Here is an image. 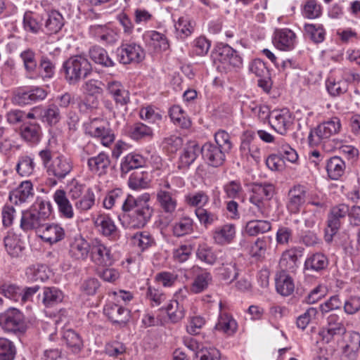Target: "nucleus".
Masks as SVG:
<instances>
[{
  "instance_id": "f257e3e1",
  "label": "nucleus",
  "mask_w": 360,
  "mask_h": 360,
  "mask_svg": "<svg viewBox=\"0 0 360 360\" xmlns=\"http://www.w3.org/2000/svg\"><path fill=\"white\" fill-rule=\"evenodd\" d=\"M60 216L65 219L75 217L72 200L76 210L80 214H85L95 205L96 195L91 188L86 189L85 185L77 181H72L68 186V193L63 189H58L53 194Z\"/></svg>"
},
{
  "instance_id": "f03ea898",
  "label": "nucleus",
  "mask_w": 360,
  "mask_h": 360,
  "mask_svg": "<svg viewBox=\"0 0 360 360\" xmlns=\"http://www.w3.org/2000/svg\"><path fill=\"white\" fill-rule=\"evenodd\" d=\"M150 195L145 193L137 198L129 195V198L123 205V215L121 219L124 226L129 229L144 227L150 219L153 213L149 205Z\"/></svg>"
},
{
  "instance_id": "7ed1b4c3",
  "label": "nucleus",
  "mask_w": 360,
  "mask_h": 360,
  "mask_svg": "<svg viewBox=\"0 0 360 360\" xmlns=\"http://www.w3.org/2000/svg\"><path fill=\"white\" fill-rule=\"evenodd\" d=\"M51 213L49 202L37 200L30 209L22 212L20 227L24 231L34 230L39 233Z\"/></svg>"
},
{
  "instance_id": "20e7f679",
  "label": "nucleus",
  "mask_w": 360,
  "mask_h": 360,
  "mask_svg": "<svg viewBox=\"0 0 360 360\" xmlns=\"http://www.w3.org/2000/svg\"><path fill=\"white\" fill-rule=\"evenodd\" d=\"M62 70L67 82L70 85H75L91 73L92 68L87 58L82 56H75L63 63Z\"/></svg>"
},
{
  "instance_id": "39448f33",
  "label": "nucleus",
  "mask_w": 360,
  "mask_h": 360,
  "mask_svg": "<svg viewBox=\"0 0 360 360\" xmlns=\"http://www.w3.org/2000/svg\"><path fill=\"white\" fill-rule=\"evenodd\" d=\"M0 328L8 333L22 335L27 328L23 313L17 308L10 307L0 313Z\"/></svg>"
},
{
  "instance_id": "423d86ee",
  "label": "nucleus",
  "mask_w": 360,
  "mask_h": 360,
  "mask_svg": "<svg viewBox=\"0 0 360 360\" xmlns=\"http://www.w3.org/2000/svg\"><path fill=\"white\" fill-rule=\"evenodd\" d=\"M341 128L340 120L337 117H332L311 129L308 136V143L310 146H317L325 143L332 136L338 134Z\"/></svg>"
},
{
  "instance_id": "0eeeda50",
  "label": "nucleus",
  "mask_w": 360,
  "mask_h": 360,
  "mask_svg": "<svg viewBox=\"0 0 360 360\" xmlns=\"http://www.w3.org/2000/svg\"><path fill=\"white\" fill-rule=\"evenodd\" d=\"M86 134L98 139L104 146H109L115 141V134L108 122L99 117L90 118L84 124Z\"/></svg>"
},
{
  "instance_id": "6e6552de",
  "label": "nucleus",
  "mask_w": 360,
  "mask_h": 360,
  "mask_svg": "<svg viewBox=\"0 0 360 360\" xmlns=\"http://www.w3.org/2000/svg\"><path fill=\"white\" fill-rule=\"evenodd\" d=\"M251 191L249 200L256 207L257 212L263 215L266 202L270 200L275 193V187L272 184L267 182L256 183L252 185Z\"/></svg>"
},
{
  "instance_id": "1a4fd4ad",
  "label": "nucleus",
  "mask_w": 360,
  "mask_h": 360,
  "mask_svg": "<svg viewBox=\"0 0 360 360\" xmlns=\"http://www.w3.org/2000/svg\"><path fill=\"white\" fill-rule=\"evenodd\" d=\"M214 59L217 60L225 70L240 68L243 59L238 53L228 44H219L215 48Z\"/></svg>"
},
{
  "instance_id": "9d476101",
  "label": "nucleus",
  "mask_w": 360,
  "mask_h": 360,
  "mask_svg": "<svg viewBox=\"0 0 360 360\" xmlns=\"http://www.w3.org/2000/svg\"><path fill=\"white\" fill-rule=\"evenodd\" d=\"M118 60L120 63L127 65L130 63H139L146 56L144 49L135 42L122 44L117 49Z\"/></svg>"
},
{
  "instance_id": "9b49d317",
  "label": "nucleus",
  "mask_w": 360,
  "mask_h": 360,
  "mask_svg": "<svg viewBox=\"0 0 360 360\" xmlns=\"http://www.w3.org/2000/svg\"><path fill=\"white\" fill-rule=\"evenodd\" d=\"M46 96L47 92L43 88L18 89L13 93L12 102L18 105H25L42 101Z\"/></svg>"
},
{
  "instance_id": "f8f14e48",
  "label": "nucleus",
  "mask_w": 360,
  "mask_h": 360,
  "mask_svg": "<svg viewBox=\"0 0 360 360\" xmlns=\"http://www.w3.org/2000/svg\"><path fill=\"white\" fill-rule=\"evenodd\" d=\"M90 257L95 264L101 266H110L114 262L110 248L98 239L91 242Z\"/></svg>"
},
{
  "instance_id": "ddd939ff",
  "label": "nucleus",
  "mask_w": 360,
  "mask_h": 360,
  "mask_svg": "<svg viewBox=\"0 0 360 360\" xmlns=\"http://www.w3.org/2000/svg\"><path fill=\"white\" fill-rule=\"evenodd\" d=\"M94 224L100 233L109 240L116 241L120 238V231L109 215L98 214L94 219Z\"/></svg>"
},
{
  "instance_id": "4468645a",
  "label": "nucleus",
  "mask_w": 360,
  "mask_h": 360,
  "mask_svg": "<svg viewBox=\"0 0 360 360\" xmlns=\"http://www.w3.org/2000/svg\"><path fill=\"white\" fill-rule=\"evenodd\" d=\"M91 243H89L82 236L72 238L69 245V255L77 261H86L91 254Z\"/></svg>"
},
{
  "instance_id": "2eb2a0df",
  "label": "nucleus",
  "mask_w": 360,
  "mask_h": 360,
  "mask_svg": "<svg viewBox=\"0 0 360 360\" xmlns=\"http://www.w3.org/2000/svg\"><path fill=\"white\" fill-rule=\"evenodd\" d=\"M19 56L22 61L26 78L30 79L40 78L36 52L31 48H27L20 52Z\"/></svg>"
},
{
  "instance_id": "dca6fc26",
  "label": "nucleus",
  "mask_w": 360,
  "mask_h": 360,
  "mask_svg": "<svg viewBox=\"0 0 360 360\" xmlns=\"http://www.w3.org/2000/svg\"><path fill=\"white\" fill-rule=\"evenodd\" d=\"M292 121L290 111L283 108L271 112V120L269 121V124L275 131L283 135L292 124Z\"/></svg>"
},
{
  "instance_id": "f3484780",
  "label": "nucleus",
  "mask_w": 360,
  "mask_h": 360,
  "mask_svg": "<svg viewBox=\"0 0 360 360\" xmlns=\"http://www.w3.org/2000/svg\"><path fill=\"white\" fill-rule=\"evenodd\" d=\"M346 332L343 324V319L335 314H331L327 318V326L320 334L323 339L327 342L330 341L335 336H341Z\"/></svg>"
},
{
  "instance_id": "a211bd4d",
  "label": "nucleus",
  "mask_w": 360,
  "mask_h": 360,
  "mask_svg": "<svg viewBox=\"0 0 360 360\" xmlns=\"http://www.w3.org/2000/svg\"><path fill=\"white\" fill-rule=\"evenodd\" d=\"M146 46L150 50L159 53L165 51L169 48L167 37L158 31L150 30L143 34Z\"/></svg>"
},
{
  "instance_id": "6ab92c4d",
  "label": "nucleus",
  "mask_w": 360,
  "mask_h": 360,
  "mask_svg": "<svg viewBox=\"0 0 360 360\" xmlns=\"http://www.w3.org/2000/svg\"><path fill=\"white\" fill-rule=\"evenodd\" d=\"M200 151L204 159L212 167H219L225 161V153H227L214 143H206L201 148Z\"/></svg>"
},
{
  "instance_id": "aec40b11",
  "label": "nucleus",
  "mask_w": 360,
  "mask_h": 360,
  "mask_svg": "<svg viewBox=\"0 0 360 360\" xmlns=\"http://www.w3.org/2000/svg\"><path fill=\"white\" fill-rule=\"evenodd\" d=\"M72 169L70 160L60 155L56 157L46 170L49 176H53L58 179H64Z\"/></svg>"
},
{
  "instance_id": "412c9836",
  "label": "nucleus",
  "mask_w": 360,
  "mask_h": 360,
  "mask_svg": "<svg viewBox=\"0 0 360 360\" xmlns=\"http://www.w3.org/2000/svg\"><path fill=\"white\" fill-rule=\"evenodd\" d=\"M307 191L305 187L301 185L294 186L288 192V210L291 214L298 213L306 200Z\"/></svg>"
},
{
  "instance_id": "4be33fe9",
  "label": "nucleus",
  "mask_w": 360,
  "mask_h": 360,
  "mask_svg": "<svg viewBox=\"0 0 360 360\" xmlns=\"http://www.w3.org/2000/svg\"><path fill=\"white\" fill-rule=\"evenodd\" d=\"M295 38L296 35L291 30L279 29L274 32L273 43L281 51H290L295 47Z\"/></svg>"
},
{
  "instance_id": "5701e85b",
  "label": "nucleus",
  "mask_w": 360,
  "mask_h": 360,
  "mask_svg": "<svg viewBox=\"0 0 360 360\" xmlns=\"http://www.w3.org/2000/svg\"><path fill=\"white\" fill-rule=\"evenodd\" d=\"M41 127L37 122H25L19 128V135L25 142L37 144L41 137Z\"/></svg>"
},
{
  "instance_id": "b1692460",
  "label": "nucleus",
  "mask_w": 360,
  "mask_h": 360,
  "mask_svg": "<svg viewBox=\"0 0 360 360\" xmlns=\"http://www.w3.org/2000/svg\"><path fill=\"white\" fill-rule=\"evenodd\" d=\"M103 313L113 323L117 324H125L130 314L129 310L113 302L105 305Z\"/></svg>"
},
{
  "instance_id": "393cba45",
  "label": "nucleus",
  "mask_w": 360,
  "mask_h": 360,
  "mask_svg": "<svg viewBox=\"0 0 360 360\" xmlns=\"http://www.w3.org/2000/svg\"><path fill=\"white\" fill-rule=\"evenodd\" d=\"M236 226L233 224H225L216 227L212 231L214 242L219 245H225L232 243L236 237Z\"/></svg>"
},
{
  "instance_id": "a878e982",
  "label": "nucleus",
  "mask_w": 360,
  "mask_h": 360,
  "mask_svg": "<svg viewBox=\"0 0 360 360\" xmlns=\"http://www.w3.org/2000/svg\"><path fill=\"white\" fill-rule=\"evenodd\" d=\"M34 195L33 185L30 181H22L15 190L10 192L11 204L19 205L27 202Z\"/></svg>"
},
{
  "instance_id": "bb28decb",
  "label": "nucleus",
  "mask_w": 360,
  "mask_h": 360,
  "mask_svg": "<svg viewBox=\"0 0 360 360\" xmlns=\"http://www.w3.org/2000/svg\"><path fill=\"white\" fill-rule=\"evenodd\" d=\"M177 191H157L156 200L161 210L167 214H172L177 207Z\"/></svg>"
},
{
  "instance_id": "cd10ccee",
  "label": "nucleus",
  "mask_w": 360,
  "mask_h": 360,
  "mask_svg": "<svg viewBox=\"0 0 360 360\" xmlns=\"http://www.w3.org/2000/svg\"><path fill=\"white\" fill-rule=\"evenodd\" d=\"M40 238L45 241L52 245L62 240L65 238V231L62 226L57 224H47L40 230Z\"/></svg>"
},
{
  "instance_id": "c85d7f7f",
  "label": "nucleus",
  "mask_w": 360,
  "mask_h": 360,
  "mask_svg": "<svg viewBox=\"0 0 360 360\" xmlns=\"http://www.w3.org/2000/svg\"><path fill=\"white\" fill-rule=\"evenodd\" d=\"M63 292L56 287H44L42 292L39 293L38 300L46 308H53L62 302Z\"/></svg>"
},
{
  "instance_id": "c756f323",
  "label": "nucleus",
  "mask_w": 360,
  "mask_h": 360,
  "mask_svg": "<svg viewBox=\"0 0 360 360\" xmlns=\"http://www.w3.org/2000/svg\"><path fill=\"white\" fill-rule=\"evenodd\" d=\"M107 91L117 105L124 106L130 102L129 92L118 81H110L107 84Z\"/></svg>"
},
{
  "instance_id": "7c9ffc66",
  "label": "nucleus",
  "mask_w": 360,
  "mask_h": 360,
  "mask_svg": "<svg viewBox=\"0 0 360 360\" xmlns=\"http://www.w3.org/2000/svg\"><path fill=\"white\" fill-rule=\"evenodd\" d=\"M110 165V159L108 154L101 152L96 156L87 158V166L89 169L94 174L99 176L107 173Z\"/></svg>"
},
{
  "instance_id": "2f4dec72",
  "label": "nucleus",
  "mask_w": 360,
  "mask_h": 360,
  "mask_svg": "<svg viewBox=\"0 0 360 360\" xmlns=\"http://www.w3.org/2000/svg\"><path fill=\"white\" fill-rule=\"evenodd\" d=\"M276 289L282 296L290 295L295 290V283L292 277L284 271H278L276 275Z\"/></svg>"
},
{
  "instance_id": "473e14b6",
  "label": "nucleus",
  "mask_w": 360,
  "mask_h": 360,
  "mask_svg": "<svg viewBox=\"0 0 360 360\" xmlns=\"http://www.w3.org/2000/svg\"><path fill=\"white\" fill-rule=\"evenodd\" d=\"M127 133L132 140L137 141L152 139L154 135L153 129L141 122L129 125L127 129Z\"/></svg>"
},
{
  "instance_id": "72a5a7b5",
  "label": "nucleus",
  "mask_w": 360,
  "mask_h": 360,
  "mask_svg": "<svg viewBox=\"0 0 360 360\" xmlns=\"http://www.w3.org/2000/svg\"><path fill=\"white\" fill-rule=\"evenodd\" d=\"M130 195H125L120 188H115L109 191L103 200V207L110 210L113 207H120L123 211V205L129 198Z\"/></svg>"
},
{
  "instance_id": "f704fd0d",
  "label": "nucleus",
  "mask_w": 360,
  "mask_h": 360,
  "mask_svg": "<svg viewBox=\"0 0 360 360\" xmlns=\"http://www.w3.org/2000/svg\"><path fill=\"white\" fill-rule=\"evenodd\" d=\"M214 328L228 335L234 334L238 328L236 321L226 311H221Z\"/></svg>"
},
{
  "instance_id": "c9c22d12",
  "label": "nucleus",
  "mask_w": 360,
  "mask_h": 360,
  "mask_svg": "<svg viewBox=\"0 0 360 360\" xmlns=\"http://www.w3.org/2000/svg\"><path fill=\"white\" fill-rule=\"evenodd\" d=\"M41 106V121L49 126L56 125L61 120L62 115L56 104L53 103Z\"/></svg>"
},
{
  "instance_id": "e433bc0d",
  "label": "nucleus",
  "mask_w": 360,
  "mask_h": 360,
  "mask_svg": "<svg viewBox=\"0 0 360 360\" xmlns=\"http://www.w3.org/2000/svg\"><path fill=\"white\" fill-rule=\"evenodd\" d=\"M328 264L326 256L322 253L316 252L309 255L305 260L304 271L319 272L325 269Z\"/></svg>"
},
{
  "instance_id": "4c0bfd02",
  "label": "nucleus",
  "mask_w": 360,
  "mask_h": 360,
  "mask_svg": "<svg viewBox=\"0 0 360 360\" xmlns=\"http://www.w3.org/2000/svg\"><path fill=\"white\" fill-rule=\"evenodd\" d=\"M200 152H201L200 147L197 143H188L179 158L178 167L179 169L188 167L197 158Z\"/></svg>"
},
{
  "instance_id": "58836bf2",
  "label": "nucleus",
  "mask_w": 360,
  "mask_h": 360,
  "mask_svg": "<svg viewBox=\"0 0 360 360\" xmlns=\"http://www.w3.org/2000/svg\"><path fill=\"white\" fill-rule=\"evenodd\" d=\"M345 162L338 156L327 160L326 169L328 176L333 180L339 179L345 173Z\"/></svg>"
},
{
  "instance_id": "ea45409f",
  "label": "nucleus",
  "mask_w": 360,
  "mask_h": 360,
  "mask_svg": "<svg viewBox=\"0 0 360 360\" xmlns=\"http://www.w3.org/2000/svg\"><path fill=\"white\" fill-rule=\"evenodd\" d=\"M6 252L13 257H19L25 249L24 243L18 236L10 233L4 240Z\"/></svg>"
},
{
  "instance_id": "a19ab883",
  "label": "nucleus",
  "mask_w": 360,
  "mask_h": 360,
  "mask_svg": "<svg viewBox=\"0 0 360 360\" xmlns=\"http://www.w3.org/2000/svg\"><path fill=\"white\" fill-rule=\"evenodd\" d=\"M64 25V18L58 11L52 10L48 13L44 25L48 34H57L61 30Z\"/></svg>"
},
{
  "instance_id": "79ce46f5",
  "label": "nucleus",
  "mask_w": 360,
  "mask_h": 360,
  "mask_svg": "<svg viewBox=\"0 0 360 360\" xmlns=\"http://www.w3.org/2000/svg\"><path fill=\"white\" fill-rule=\"evenodd\" d=\"M90 58L96 64L104 68H111L115 62L109 56L105 49L100 46H93L89 51Z\"/></svg>"
},
{
  "instance_id": "37998d69",
  "label": "nucleus",
  "mask_w": 360,
  "mask_h": 360,
  "mask_svg": "<svg viewBox=\"0 0 360 360\" xmlns=\"http://www.w3.org/2000/svg\"><path fill=\"white\" fill-rule=\"evenodd\" d=\"M63 339L67 347L74 354H78L83 348V341L80 335L72 329L63 332Z\"/></svg>"
},
{
  "instance_id": "c03bdc74",
  "label": "nucleus",
  "mask_w": 360,
  "mask_h": 360,
  "mask_svg": "<svg viewBox=\"0 0 360 360\" xmlns=\"http://www.w3.org/2000/svg\"><path fill=\"white\" fill-rule=\"evenodd\" d=\"M194 222L189 217H183L172 224V233L176 237L191 234L193 231Z\"/></svg>"
},
{
  "instance_id": "a18cd8bd",
  "label": "nucleus",
  "mask_w": 360,
  "mask_h": 360,
  "mask_svg": "<svg viewBox=\"0 0 360 360\" xmlns=\"http://www.w3.org/2000/svg\"><path fill=\"white\" fill-rule=\"evenodd\" d=\"M245 232L250 236L265 233L271 229V223L267 220H250L246 223Z\"/></svg>"
},
{
  "instance_id": "49530a36",
  "label": "nucleus",
  "mask_w": 360,
  "mask_h": 360,
  "mask_svg": "<svg viewBox=\"0 0 360 360\" xmlns=\"http://www.w3.org/2000/svg\"><path fill=\"white\" fill-rule=\"evenodd\" d=\"M0 295L13 301L18 302L21 297L22 289L15 283L7 281H1Z\"/></svg>"
},
{
  "instance_id": "de8ad7c7",
  "label": "nucleus",
  "mask_w": 360,
  "mask_h": 360,
  "mask_svg": "<svg viewBox=\"0 0 360 360\" xmlns=\"http://www.w3.org/2000/svg\"><path fill=\"white\" fill-rule=\"evenodd\" d=\"M35 164L33 158L24 155L18 158L15 171L22 177H28L34 173Z\"/></svg>"
},
{
  "instance_id": "09e8293b",
  "label": "nucleus",
  "mask_w": 360,
  "mask_h": 360,
  "mask_svg": "<svg viewBox=\"0 0 360 360\" xmlns=\"http://www.w3.org/2000/svg\"><path fill=\"white\" fill-rule=\"evenodd\" d=\"M271 240V237L263 236L258 238L251 246L250 250L251 257L257 261L262 260L265 257L266 249Z\"/></svg>"
},
{
  "instance_id": "8fccbe9b",
  "label": "nucleus",
  "mask_w": 360,
  "mask_h": 360,
  "mask_svg": "<svg viewBox=\"0 0 360 360\" xmlns=\"http://www.w3.org/2000/svg\"><path fill=\"white\" fill-rule=\"evenodd\" d=\"M143 164V158L141 155L136 153L127 155L121 162L122 174H126L131 169H138Z\"/></svg>"
},
{
  "instance_id": "3c124183",
  "label": "nucleus",
  "mask_w": 360,
  "mask_h": 360,
  "mask_svg": "<svg viewBox=\"0 0 360 360\" xmlns=\"http://www.w3.org/2000/svg\"><path fill=\"white\" fill-rule=\"evenodd\" d=\"M298 257L295 250H288L283 252L279 261L280 271H293L297 266Z\"/></svg>"
},
{
  "instance_id": "603ef678",
  "label": "nucleus",
  "mask_w": 360,
  "mask_h": 360,
  "mask_svg": "<svg viewBox=\"0 0 360 360\" xmlns=\"http://www.w3.org/2000/svg\"><path fill=\"white\" fill-rule=\"evenodd\" d=\"M13 134L7 127L0 126V153L8 154L15 147V141L12 139Z\"/></svg>"
},
{
  "instance_id": "864d4df0",
  "label": "nucleus",
  "mask_w": 360,
  "mask_h": 360,
  "mask_svg": "<svg viewBox=\"0 0 360 360\" xmlns=\"http://www.w3.org/2000/svg\"><path fill=\"white\" fill-rule=\"evenodd\" d=\"M169 116L174 124L183 129L191 127V122L179 105H174L169 110Z\"/></svg>"
},
{
  "instance_id": "5fc2aeb1",
  "label": "nucleus",
  "mask_w": 360,
  "mask_h": 360,
  "mask_svg": "<svg viewBox=\"0 0 360 360\" xmlns=\"http://www.w3.org/2000/svg\"><path fill=\"white\" fill-rule=\"evenodd\" d=\"M165 311L169 320L173 323L179 321L185 315L183 304L177 300H171L165 307Z\"/></svg>"
},
{
  "instance_id": "6e6d98bb",
  "label": "nucleus",
  "mask_w": 360,
  "mask_h": 360,
  "mask_svg": "<svg viewBox=\"0 0 360 360\" xmlns=\"http://www.w3.org/2000/svg\"><path fill=\"white\" fill-rule=\"evenodd\" d=\"M304 30L309 39L316 44L321 43L325 39L326 30L321 24L307 23Z\"/></svg>"
},
{
  "instance_id": "4d7b16f0",
  "label": "nucleus",
  "mask_w": 360,
  "mask_h": 360,
  "mask_svg": "<svg viewBox=\"0 0 360 360\" xmlns=\"http://www.w3.org/2000/svg\"><path fill=\"white\" fill-rule=\"evenodd\" d=\"M226 197L230 199H240L243 198L244 190L240 180L228 181L223 186Z\"/></svg>"
},
{
  "instance_id": "13d9d810",
  "label": "nucleus",
  "mask_w": 360,
  "mask_h": 360,
  "mask_svg": "<svg viewBox=\"0 0 360 360\" xmlns=\"http://www.w3.org/2000/svg\"><path fill=\"white\" fill-rule=\"evenodd\" d=\"M322 6L316 0H306L302 9V14L307 19H316L322 15Z\"/></svg>"
},
{
  "instance_id": "bf43d9fd",
  "label": "nucleus",
  "mask_w": 360,
  "mask_h": 360,
  "mask_svg": "<svg viewBox=\"0 0 360 360\" xmlns=\"http://www.w3.org/2000/svg\"><path fill=\"white\" fill-rule=\"evenodd\" d=\"M221 278L224 281H234L238 276V271L236 263L234 259H227L221 263V267L219 268Z\"/></svg>"
},
{
  "instance_id": "052dcab7",
  "label": "nucleus",
  "mask_w": 360,
  "mask_h": 360,
  "mask_svg": "<svg viewBox=\"0 0 360 360\" xmlns=\"http://www.w3.org/2000/svg\"><path fill=\"white\" fill-rule=\"evenodd\" d=\"M131 243L141 251H143L155 244V240L149 232L140 231L136 233L131 237Z\"/></svg>"
},
{
  "instance_id": "680f3d73",
  "label": "nucleus",
  "mask_w": 360,
  "mask_h": 360,
  "mask_svg": "<svg viewBox=\"0 0 360 360\" xmlns=\"http://www.w3.org/2000/svg\"><path fill=\"white\" fill-rule=\"evenodd\" d=\"M149 181L148 172L136 171L130 175L128 185L131 188L136 190L148 187Z\"/></svg>"
},
{
  "instance_id": "e2e57ef3",
  "label": "nucleus",
  "mask_w": 360,
  "mask_h": 360,
  "mask_svg": "<svg viewBox=\"0 0 360 360\" xmlns=\"http://www.w3.org/2000/svg\"><path fill=\"white\" fill-rule=\"evenodd\" d=\"M326 86L328 92L332 96H338L347 92L348 84L342 79L336 80L335 78L330 77L326 82Z\"/></svg>"
},
{
  "instance_id": "0e129e2a",
  "label": "nucleus",
  "mask_w": 360,
  "mask_h": 360,
  "mask_svg": "<svg viewBox=\"0 0 360 360\" xmlns=\"http://www.w3.org/2000/svg\"><path fill=\"white\" fill-rule=\"evenodd\" d=\"M196 256L198 259L210 265H213L217 259V257L212 248L205 243L198 245L196 250Z\"/></svg>"
},
{
  "instance_id": "69168bd1",
  "label": "nucleus",
  "mask_w": 360,
  "mask_h": 360,
  "mask_svg": "<svg viewBox=\"0 0 360 360\" xmlns=\"http://www.w3.org/2000/svg\"><path fill=\"white\" fill-rule=\"evenodd\" d=\"M39 69L44 72V75L40 73V77L51 79L55 74L56 63L49 56L42 55L39 58Z\"/></svg>"
},
{
  "instance_id": "338daca9",
  "label": "nucleus",
  "mask_w": 360,
  "mask_h": 360,
  "mask_svg": "<svg viewBox=\"0 0 360 360\" xmlns=\"http://www.w3.org/2000/svg\"><path fill=\"white\" fill-rule=\"evenodd\" d=\"M15 354L14 343L6 338H0V360H13Z\"/></svg>"
},
{
  "instance_id": "774afa93",
  "label": "nucleus",
  "mask_w": 360,
  "mask_h": 360,
  "mask_svg": "<svg viewBox=\"0 0 360 360\" xmlns=\"http://www.w3.org/2000/svg\"><path fill=\"white\" fill-rule=\"evenodd\" d=\"M195 214L200 224L206 228L214 224L219 219L217 214L203 207L196 208Z\"/></svg>"
}]
</instances>
